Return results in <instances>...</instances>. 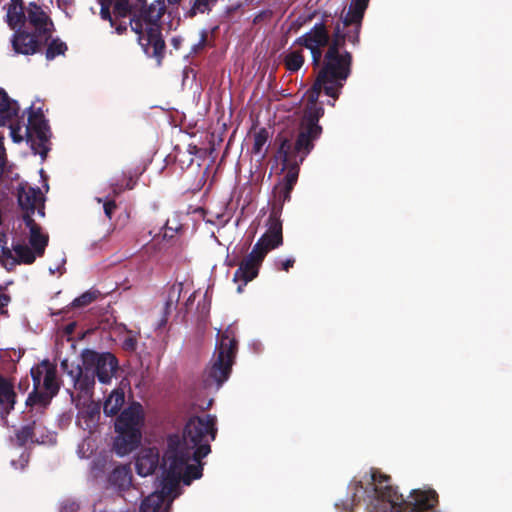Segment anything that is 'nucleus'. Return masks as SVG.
<instances>
[{"label": "nucleus", "instance_id": "54", "mask_svg": "<svg viewBox=\"0 0 512 512\" xmlns=\"http://www.w3.org/2000/svg\"><path fill=\"white\" fill-rule=\"evenodd\" d=\"M113 27H115V30L118 34H123L127 31V25L123 22H119L118 24L115 22V25Z\"/></svg>", "mask_w": 512, "mask_h": 512}, {"label": "nucleus", "instance_id": "43", "mask_svg": "<svg viewBox=\"0 0 512 512\" xmlns=\"http://www.w3.org/2000/svg\"><path fill=\"white\" fill-rule=\"evenodd\" d=\"M9 284H12V282H7L5 284L0 285V314L3 316H8V310L6 309V307L11 302V296L5 293V290L7 289Z\"/></svg>", "mask_w": 512, "mask_h": 512}, {"label": "nucleus", "instance_id": "26", "mask_svg": "<svg viewBox=\"0 0 512 512\" xmlns=\"http://www.w3.org/2000/svg\"><path fill=\"white\" fill-rule=\"evenodd\" d=\"M110 486L119 491H126L132 485L131 469L126 465L115 467L108 476Z\"/></svg>", "mask_w": 512, "mask_h": 512}, {"label": "nucleus", "instance_id": "38", "mask_svg": "<svg viewBox=\"0 0 512 512\" xmlns=\"http://www.w3.org/2000/svg\"><path fill=\"white\" fill-rule=\"evenodd\" d=\"M268 139L269 132L266 128H261L254 134L252 152L256 155L261 154V159H264L266 156V152L262 153V150L265 144L267 143Z\"/></svg>", "mask_w": 512, "mask_h": 512}, {"label": "nucleus", "instance_id": "5", "mask_svg": "<svg viewBox=\"0 0 512 512\" xmlns=\"http://www.w3.org/2000/svg\"><path fill=\"white\" fill-rule=\"evenodd\" d=\"M238 342L235 331L227 327L220 335L210 364L201 376V387L207 391H218L230 377L235 361Z\"/></svg>", "mask_w": 512, "mask_h": 512}, {"label": "nucleus", "instance_id": "35", "mask_svg": "<svg viewBox=\"0 0 512 512\" xmlns=\"http://www.w3.org/2000/svg\"><path fill=\"white\" fill-rule=\"evenodd\" d=\"M197 464H187L184 472L181 476V481L185 485H190L193 480L199 479L202 477L203 465L201 460L195 461Z\"/></svg>", "mask_w": 512, "mask_h": 512}, {"label": "nucleus", "instance_id": "4", "mask_svg": "<svg viewBox=\"0 0 512 512\" xmlns=\"http://www.w3.org/2000/svg\"><path fill=\"white\" fill-rule=\"evenodd\" d=\"M353 56L346 50L337 51L327 49L324 53L322 65L318 69L315 81L312 86L322 89L323 94L330 97L332 101L327 104L335 106L342 89L352 74Z\"/></svg>", "mask_w": 512, "mask_h": 512}, {"label": "nucleus", "instance_id": "64", "mask_svg": "<svg viewBox=\"0 0 512 512\" xmlns=\"http://www.w3.org/2000/svg\"><path fill=\"white\" fill-rule=\"evenodd\" d=\"M38 212L43 216L44 215V211H43V208L42 209H39Z\"/></svg>", "mask_w": 512, "mask_h": 512}, {"label": "nucleus", "instance_id": "42", "mask_svg": "<svg viewBox=\"0 0 512 512\" xmlns=\"http://www.w3.org/2000/svg\"><path fill=\"white\" fill-rule=\"evenodd\" d=\"M311 53L312 65L314 68L320 69L324 57L323 48L325 46H303Z\"/></svg>", "mask_w": 512, "mask_h": 512}, {"label": "nucleus", "instance_id": "17", "mask_svg": "<svg viewBox=\"0 0 512 512\" xmlns=\"http://www.w3.org/2000/svg\"><path fill=\"white\" fill-rule=\"evenodd\" d=\"M330 33L326 24L322 21L316 23L309 32L298 37L294 45L298 46H327L329 47Z\"/></svg>", "mask_w": 512, "mask_h": 512}, {"label": "nucleus", "instance_id": "30", "mask_svg": "<svg viewBox=\"0 0 512 512\" xmlns=\"http://www.w3.org/2000/svg\"><path fill=\"white\" fill-rule=\"evenodd\" d=\"M284 66L290 72H297L301 69L305 62V57L302 50H292L284 56Z\"/></svg>", "mask_w": 512, "mask_h": 512}, {"label": "nucleus", "instance_id": "41", "mask_svg": "<svg viewBox=\"0 0 512 512\" xmlns=\"http://www.w3.org/2000/svg\"><path fill=\"white\" fill-rule=\"evenodd\" d=\"M0 262L8 271L13 270L18 264L17 257L13 256L12 251L8 248H2Z\"/></svg>", "mask_w": 512, "mask_h": 512}, {"label": "nucleus", "instance_id": "45", "mask_svg": "<svg viewBox=\"0 0 512 512\" xmlns=\"http://www.w3.org/2000/svg\"><path fill=\"white\" fill-rule=\"evenodd\" d=\"M83 418L86 420L94 421L99 417L100 409L98 405L90 404L82 412Z\"/></svg>", "mask_w": 512, "mask_h": 512}, {"label": "nucleus", "instance_id": "14", "mask_svg": "<svg viewBox=\"0 0 512 512\" xmlns=\"http://www.w3.org/2000/svg\"><path fill=\"white\" fill-rule=\"evenodd\" d=\"M48 41L27 29H16V32L11 37V45L14 52L22 55L39 53Z\"/></svg>", "mask_w": 512, "mask_h": 512}, {"label": "nucleus", "instance_id": "2", "mask_svg": "<svg viewBox=\"0 0 512 512\" xmlns=\"http://www.w3.org/2000/svg\"><path fill=\"white\" fill-rule=\"evenodd\" d=\"M82 365L61 361L62 371L71 378L73 388L83 397H92L95 378L102 384H109L118 370V359L111 352H97L84 349L81 352Z\"/></svg>", "mask_w": 512, "mask_h": 512}, {"label": "nucleus", "instance_id": "27", "mask_svg": "<svg viewBox=\"0 0 512 512\" xmlns=\"http://www.w3.org/2000/svg\"><path fill=\"white\" fill-rule=\"evenodd\" d=\"M125 401L124 392L121 390H114L103 405V411L106 416L117 415Z\"/></svg>", "mask_w": 512, "mask_h": 512}, {"label": "nucleus", "instance_id": "31", "mask_svg": "<svg viewBox=\"0 0 512 512\" xmlns=\"http://www.w3.org/2000/svg\"><path fill=\"white\" fill-rule=\"evenodd\" d=\"M219 0H193L190 9L185 13L188 18H194L198 14L210 13Z\"/></svg>", "mask_w": 512, "mask_h": 512}, {"label": "nucleus", "instance_id": "58", "mask_svg": "<svg viewBox=\"0 0 512 512\" xmlns=\"http://www.w3.org/2000/svg\"><path fill=\"white\" fill-rule=\"evenodd\" d=\"M212 403H213V399H210V400L208 401V403L206 404V406H200V407H201V409H203V410H207V409H209V408L211 407Z\"/></svg>", "mask_w": 512, "mask_h": 512}, {"label": "nucleus", "instance_id": "7", "mask_svg": "<svg viewBox=\"0 0 512 512\" xmlns=\"http://www.w3.org/2000/svg\"><path fill=\"white\" fill-rule=\"evenodd\" d=\"M165 5L161 1H155L147 5L146 0H114V14L117 18L130 16L132 31L139 33L145 27L160 26Z\"/></svg>", "mask_w": 512, "mask_h": 512}, {"label": "nucleus", "instance_id": "19", "mask_svg": "<svg viewBox=\"0 0 512 512\" xmlns=\"http://www.w3.org/2000/svg\"><path fill=\"white\" fill-rule=\"evenodd\" d=\"M3 8L6 10L5 21L11 30L16 32V29H26V8L23 0H10Z\"/></svg>", "mask_w": 512, "mask_h": 512}, {"label": "nucleus", "instance_id": "6", "mask_svg": "<svg viewBox=\"0 0 512 512\" xmlns=\"http://www.w3.org/2000/svg\"><path fill=\"white\" fill-rule=\"evenodd\" d=\"M216 416H193L188 419L183 430V443L193 451L194 461H199L211 452L210 442L217 435Z\"/></svg>", "mask_w": 512, "mask_h": 512}, {"label": "nucleus", "instance_id": "40", "mask_svg": "<svg viewBox=\"0 0 512 512\" xmlns=\"http://www.w3.org/2000/svg\"><path fill=\"white\" fill-rule=\"evenodd\" d=\"M100 295L98 290H89L75 298L72 302V306L75 308L85 307L95 301Z\"/></svg>", "mask_w": 512, "mask_h": 512}, {"label": "nucleus", "instance_id": "15", "mask_svg": "<svg viewBox=\"0 0 512 512\" xmlns=\"http://www.w3.org/2000/svg\"><path fill=\"white\" fill-rule=\"evenodd\" d=\"M267 231L258 239L253 249L262 253L265 257L267 253L279 247L283 243L282 221L279 216L273 217L271 214L268 218Z\"/></svg>", "mask_w": 512, "mask_h": 512}, {"label": "nucleus", "instance_id": "62", "mask_svg": "<svg viewBox=\"0 0 512 512\" xmlns=\"http://www.w3.org/2000/svg\"><path fill=\"white\" fill-rule=\"evenodd\" d=\"M15 132H16V130L13 128L12 129V135H13L14 140L15 141H20L22 138L21 137L20 138H16Z\"/></svg>", "mask_w": 512, "mask_h": 512}, {"label": "nucleus", "instance_id": "24", "mask_svg": "<svg viewBox=\"0 0 512 512\" xmlns=\"http://www.w3.org/2000/svg\"><path fill=\"white\" fill-rule=\"evenodd\" d=\"M41 369L43 372L42 387L45 391L56 396L60 390L61 380L57 375V367L49 360L41 361Z\"/></svg>", "mask_w": 512, "mask_h": 512}, {"label": "nucleus", "instance_id": "11", "mask_svg": "<svg viewBox=\"0 0 512 512\" xmlns=\"http://www.w3.org/2000/svg\"><path fill=\"white\" fill-rule=\"evenodd\" d=\"M136 34L138 35V43L142 47L144 53L148 57L154 58L157 65L160 66L166 49V44L161 33V27H145Z\"/></svg>", "mask_w": 512, "mask_h": 512}, {"label": "nucleus", "instance_id": "59", "mask_svg": "<svg viewBox=\"0 0 512 512\" xmlns=\"http://www.w3.org/2000/svg\"><path fill=\"white\" fill-rule=\"evenodd\" d=\"M172 42H173V45H174V47H175V48H178V47H179V43H180V41H179L178 39L173 38Z\"/></svg>", "mask_w": 512, "mask_h": 512}, {"label": "nucleus", "instance_id": "46", "mask_svg": "<svg viewBox=\"0 0 512 512\" xmlns=\"http://www.w3.org/2000/svg\"><path fill=\"white\" fill-rule=\"evenodd\" d=\"M103 209H104V213H105L106 217L109 220H111L114 212L117 209V204H116L115 200L112 198V199H108V200L104 201Z\"/></svg>", "mask_w": 512, "mask_h": 512}, {"label": "nucleus", "instance_id": "32", "mask_svg": "<svg viewBox=\"0 0 512 512\" xmlns=\"http://www.w3.org/2000/svg\"><path fill=\"white\" fill-rule=\"evenodd\" d=\"M13 251L16 254L18 264L23 263L30 265L35 262L38 256L34 249L26 244L13 245Z\"/></svg>", "mask_w": 512, "mask_h": 512}, {"label": "nucleus", "instance_id": "33", "mask_svg": "<svg viewBox=\"0 0 512 512\" xmlns=\"http://www.w3.org/2000/svg\"><path fill=\"white\" fill-rule=\"evenodd\" d=\"M53 397L55 396L45 391L44 389L43 391H40L39 389H33V391L28 395L26 405L31 407L36 405L46 407L50 404Z\"/></svg>", "mask_w": 512, "mask_h": 512}, {"label": "nucleus", "instance_id": "56", "mask_svg": "<svg viewBox=\"0 0 512 512\" xmlns=\"http://www.w3.org/2000/svg\"><path fill=\"white\" fill-rule=\"evenodd\" d=\"M188 151H189L190 154H196L197 151H198V148H197L196 145H189Z\"/></svg>", "mask_w": 512, "mask_h": 512}, {"label": "nucleus", "instance_id": "49", "mask_svg": "<svg viewBox=\"0 0 512 512\" xmlns=\"http://www.w3.org/2000/svg\"><path fill=\"white\" fill-rule=\"evenodd\" d=\"M294 263L295 260L293 258H288L277 262L276 265L279 270L288 271L290 268L293 267Z\"/></svg>", "mask_w": 512, "mask_h": 512}, {"label": "nucleus", "instance_id": "3", "mask_svg": "<svg viewBox=\"0 0 512 512\" xmlns=\"http://www.w3.org/2000/svg\"><path fill=\"white\" fill-rule=\"evenodd\" d=\"M321 93L322 89L311 86L306 93L307 104L298 128L282 131L276 136L275 144L280 146V150L286 152V155L293 152L305 159L314 149V142L322 134L319 120L324 115V108L317 103Z\"/></svg>", "mask_w": 512, "mask_h": 512}, {"label": "nucleus", "instance_id": "25", "mask_svg": "<svg viewBox=\"0 0 512 512\" xmlns=\"http://www.w3.org/2000/svg\"><path fill=\"white\" fill-rule=\"evenodd\" d=\"M16 404V393L13 384L0 376V409L3 417L9 415Z\"/></svg>", "mask_w": 512, "mask_h": 512}, {"label": "nucleus", "instance_id": "8", "mask_svg": "<svg viewBox=\"0 0 512 512\" xmlns=\"http://www.w3.org/2000/svg\"><path fill=\"white\" fill-rule=\"evenodd\" d=\"M277 157L282 161L284 165L283 169H287V172L273 189V201L270 211L273 217H280L284 204L291 200V193L299 176V166L305 160L302 159L299 154L293 152L286 155V152L280 150V146H278L277 149Z\"/></svg>", "mask_w": 512, "mask_h": 512}, {"label": "nucleus", "instance_id": "61", "mask_svg": "<svg viewBox=\"0 0 512 512\" xmlns=\"http://www.w3.org/2000/svg\"><path fill=\"white\" fill-rule=\"evenodd\" d=\"M194 301V294H191L186 302V305H188L189 303H192Z\"/></svg>", "mask_w": 512, "mask_h": 512}, {"label": "nucleus", "instance_id": "51", "mask_svg": "<svg viewBox=\"0 0 512 512\" xmlns=\"http://www.w3.org/2000/svg\"><path fill=\"white\" fill-rule=\"evenodd\" d=\"M124 177L127 178V183L125 185V188L128 190H131L135 187L137 180L134 179V175L131 172L124 173Z\"/></svg>", "mask_w": 512, "mask_h": 512}, {"label": "nucleus", "instance_id": "44", "mask_svg": "<svg viewBox=\"0 0 512 512\" xmlns=\"http://www.w3.org/2000/svg\"><path fill=\"white\" fill-rule=\"evenodd\" d=\"M31 377L33 380V386H34L33 389L38 390L42 386V383H43V372L41 369V362L38 365L32 367Z\"/></svg>", "mask_w": 512, "mask_h": 512}, {"label": "nucleus", "instance_id": "34", "mask_svg": "<svg viewBox=\"0 0 512 512\" xmlns=\"http://www.w3.org/2000/svg\"><path fill=\"white\" fill-rule=\"evenodd\" d=\"M364 13H365V11H363L362 9H360L350 3L348 12L346 13V15L343 18V26L344 27H349V26L359 27V29H360L361 22L364 17Z\"/></svg>", "mask_w": 512, "mask_h": 512}, {"label": "nucleus", "instance_id": "29", "mask_svg": "<svg viewBox=\"0 0 512 512\" xmlns=\"http://www.w3.org/2000/svg\"><path fill=\"white\" fill-rule=\"evenodd\" d=\"M48 241L49 237L47 234H43L41 232V227L30 232L29 244L34 249L38 257H42L44 255Z\"/></svg>", "mask_w": 512, "mask_h": 512}, {"label": "nucleus", "instance_id": "48", "mask_svg": "<svg viewBox=\"0 0 512 512\" xmlns=\"http://www.w3.org/2000/svg\"><path fill=\"white\" fill-rule=\"evenodd\" d=\"M207 39H208V33L206 30H202L201 33H200V40L197 44H195L192 48V51L194 53H198L200 52L201 50H203L207 44Z\"/></svg>", "mask_w": 512, "mask_h": 512}, {"label": "nucleus", "instance_id": "20", "mask_svg": "<svg viewBox=\"0 0 512 512\" xmlns=\"http://www.w3.org/2000/svg\"><path fill=\"white\" fill-rule=\"evenodd\" d=\"M119 436L115 441V449L119 455H125L135 450L141 441L139 428L116 430Z\"/></svg>", "mask_w": 512, "mask_h": 512}, {"label": "nucleus", "instance_id": "9", "mask_svg": "<svg viewBox=\"0 0 512 512\" xmlns=\"http://www.w3.org/2000/svg\"><path fill=\"white\" fill-rule=\"evenodd\" d=\"M168 469L160 481L165 483L167 491H178L181 476L187 464L194 461L193 451L182 445L179 449L169 451L166 455Z\"/></svg>", "mask_w": 512, "mask_h": 512}, {"label": "nucleus", "instance_id": "47", "mask_svg": "<svg viewBox=\"0 0 512 512\" xmlns=\"http://www.w3.org/2000/svg\"><path fill=\"white\" fill-rule=\"evenodd\" d=\"M33 214L31 211L25 212L23 215V221L26 225V227L29 229V231H33L40 228V225L35 222L33 219Z\"/></svg>", "mask_w": 512, "mask_h": 512}, {"label": "nucleus", "instance_id": "50", "mask_svg": "<svg viewBox=\"0 0 512 512\" xmlns=\"http://www.w3.org/2000/svg\"><path fill=\"white\" fill-rule=\"evenodd\" d=\"M111 190L113 197L119 196L124 190H126L125 186L119 181H115L111 183Z\"/></svg>", "mask_w": 512, "mask_h": 512}, {"label": "nucleus", "instance_id": "39", "mask_svg": "<svg viewBox=\"0 0 512 512\" xmlns=\"http://www.w3.org/2000/svg\"><path fill=\"white\" fill-rule=\"evenodd\" d=\"M101 5L100 16L103 20L109 21L111 27L115 25V19H118L114 14L113 0H99Z\"/></svg>", "mask_w": 512, "mask_h": 512}, {"label": "nucleus", "instance_id": "18", "mask_svg": "<svg viewBox=\"0 0 512 512\" xmlns=\"http://www.w3.org/2000/svg\"><path fill=\"white\" fill-rule=\"evenodd\" d=\"M160 454L156 447L142 449L135 462L136 472L140 476L153 474L159 466Z\"/></svg>", "mask_w": 512, "mask_h": 512}, {"label": "nucleus", "instance_id": "60", "mask_svg": "<svg viewBox=\"0 0 512 512\" xmlns=\"http://www.w3.org/2000/svg\"><path fill=\"white\" fill-rule=\"evenodd\" d=\"M169 4L171 5H177L180 3L181 0H167Z\"/></svg>", "mask_w": 512, "mask_h": 512}, {"label": "nucleus", "instance_id": "52", "mask_svg": "<svg viewBox=\"0 0 512 512\" xmlns=\"http://www.w3.org/2000/svg\"><path fill=\"white\" fill-rule=\"evenodd\" d=\"M136 345H137V342L134 338L129 337V338L125 339V341H124V348L126 350L133 351L136 349Z\"/></svg>", "mask_w": 512, "mask_h": 512}, {"label": "nucleus", "instance_id": "23", "mask_svg": "<svg viewBox=\"0 0 512 512\" xmlns=\"http://www.w3.org/2000/svg\"><path fill=\"white\" fill-rule=\"evenodd\" d=\"M17 197L20 208L25 212L31 211L35 213L38 204L43 201L40 188H33L27 185L19 186Z\"/></svg>", "mask_w": 512, "mask_h": 512}, {"label": "nucleus", "instance_id": "13", "mask_svg": "<svg viewBox=\"0 0 512 512\" xmlns=\"http://www.w3.org/2000/svg\"><path fill=\"white\" fill-rule=\"evenodd\" d=\"M165 483L158 481L155 491L143 499L140 512H168L171 503L178 496V491H167Z\"/></svg>", "mask_w": 512, "mask_h": 512}, {"label": "nucleus", "instance_id": "16", "mask_svg": "<svg viewBox=\"0 0 512 512\" xmlns=\"http://www.w3.org/2000/svg\"><path fill=\"white\" fill-rule=\"evenodd\" d=\"M28 123L26 126V134L27 137L31 138L32 133L35 134L36 138L39 141V146L42 147V156H45L47 153V148L44 144L49 139V125L47 120L44 117L41 109L34 110L32 106L28 108Z\"/></svg>", "mask_w": 512, "mask_h": 512}, {"label": "nucleus", "instance_id": "36", "mask_svg": "<svg viewBox=\"0 0 512 512\" xmlns=\"http://www.w3.org/2000/svg\"><path fill=\"white\" fill-rule=\"evenodd\" d=\"M34 429L35 422H32L22 426L19 430L16 431L15 437L19 447H24L27 443L33 442V438L35 436Z\"/></svg>", "mask_w": 512, "mask_h": 512}, {"label": "nucleus", "instance_id": "37", "mask_svg": "<svg viewBox=\"0 0 512 512\" xmlns=\"http://www.w3.org/2000/svg\"><path fill=\"white\" fill-rule=\"evenodd\" d=\"M67 50L68 47L65 42L61 41L59 38L51 39L47 45L45 57L50 61L57 56L64 55Z\"/></svg>", "mask_w": 512, "mask_h": 512}, {"label": "nucleus", "instance_id": "55", "mask_svg": "<svg viewBox=\"0 0 512 512\" xmlns=\"http://www.w3.org/2000/svg\"><path fill=\"white\" fill-rule=\"evenodd\" d=\"M75 326H76V324H75V323H69V324L65 327V332H66L67 334H72V333L74 332Z\"/></svg>", "mask_w": 512, "mask_h": 512}, {"label": "nucleus", "instance_id": "22", "mask_svg": "<svg viewBox=\"0 0 512 512\" xmlns=\"http://www.w3.org/2000/svg\"><path fill=\"white\" fill-rule=\"evenodd\" d=\"M346 27L337 23L332 35H330L329 47L327 49H332L337 51H343L346 41H349L352 44L359 43V27H353V30L344 31Z\"/></svg>", "mask_w": 512, "mask_h": 512}, {"label": "nucleus", "instance_id": "57", "mask_svg": "<svg viewBox=\"0 0 512 512\" xmlns=\"http://www.w3.org/2000/svg\"><path fill=\"white\" fill-rule=\"evenodd\" d=\"M174 232H175L174 230H171V234H168V228L166 227L165 231L163 233V238H172Z\"/></svg>", "mask_w": 512, "mask_h": 512}, {"label": "nucleus", "instance_id": "1", "mask_svg": "<svg viewBox=\"0 0 512 512\" xmlns=\"http://www.w3.org/2000/svg\"><path fill=\"white\" fill-rule=\"evenodd\" d=\"M366 495V512H436L438 494L434 489H413L407 499L392 485L390 475L377 468L369 471V482L363 485L361 480L353 479L348 484V497L337 508L353 512Z\"/></svg>", "mask_w": 512, "mask_h": 512}, {"label": "nucleus", "instance_id": "12", "mask_svg": "<svg viewBox=\"0 0 512 512\" xmlns=\"http://www.w3.org/2000/svg\"><path fill=\"white\" fill-rule=\"evenodd\" d=\"M26 23L33 29L32 33L50 40L55 30L54 23L40 5L30 2L26 7Z\"/></svg>", "mask_w": 512, "mask_h": 512}, {"label": "nucleus", "instance_id": "28", "mask_svg": "<svg viewBox=\"0 0 512 512\" xmlns=\"http://www.w3.org/2000/svg\"><path fill=\"white\" fill-rule=\"evenodd\" d=\"M182 290V283H175L168 289V295L164 305V316L162 321L166 322L167 316L171 313L172 309L176 308L180 300Z\"/></svg>", "mask_w": 512, "mask_h": 512}, {"label": "nucleus", "instance_id": "53", "mask_svg": "<svg viewBox=\"0 0 512 512\" xmlns=\"http://www.w3.org/2000/svg\"><path fill=\"white\" fill-rule=\"evenodd\" d=\"M370 0H351V4L366 11Z\"/></svg>", "mask_w": 512, "mask_h": 512}, {"label": "nucleus", "instance_id": "63", "mask_svg": "<svg viewBox=\"0 0 512 512\" xmlns=\"http://www.w3.org/2000/svg\"><path fill=\"white\" fill-rule=\"evenodd\" d=\"M68 393L70 394L71 398L73 399L74 393L71 389H67Z\"/></svg>", "mask_w": 512, "mask_h": 512}, {"label": "nucleus", "instance_id": "10", "mask_svg": "<svg viewBox=\"0 0 512 512\" xmlns=\"http://www.w3.org/2000/svg\"><path fill=\"white\" fill-rule=\"evenodd\" d=\"M264 258L265 257L262 253H259L252 248V251L240 262H237L236 259L228 262L227 265L230 267L238 265V269L235 271L233 276L234 282H242L237 287L238 293H242L247 283L258 276L259 269Z\"/></svg>", "mask_w": 512, "mask_h": 512}, {"label": "nucleus", "instance_id": "21", "mask_svg": "<svg viewBox=\"0 0 512 512\" xmlns=\"http://www.w3.org/2000/svg\"><path fill=\"white\" fill-rule=\"evenodd\" d=\"M143 419L142 406L139 403H132L125 408L117 417L115 422L116 430L139 428Z\"/></svg>", "mask_w": 512, "mask_h": 512}]
</instances>
